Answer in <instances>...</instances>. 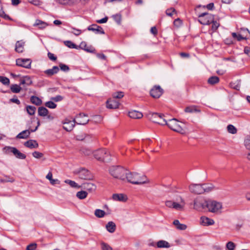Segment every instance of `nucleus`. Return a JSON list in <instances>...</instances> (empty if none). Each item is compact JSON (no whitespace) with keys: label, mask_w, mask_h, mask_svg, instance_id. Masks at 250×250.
Instances as JSON below:
<instances>
[{"label":"nucleus","mask_w":250,"mask_h":250,"mask_svg":"<svg viewBox=\"0 0 250 250\" xmlns=\"http://www.w3.org/2000/svg\"><path fill=\"white\" fill-rule=\"evenodd\" d=\"M128 182L135 185H142L149 183V180L145 175H140L137 172H126L125 175V180Z\"/></svg>","instance_id":"nucleus-1"},{"label":"nucleus","mask_w":250,"mask_h":250,"mask_svg":"<svg viewBox=\"0 0 250 250\" xmlns=\"http://www.w3.org/2000/svg\"><path fill=\"white\" fill-rule=\"evenodd\" d=\"M110 174L115 178L125 180V175L127 171L126 169L120 166H112L109 168Z\"/></svg>","instance_id":"nucleus-2"},{"label":"nucleus","mask_w":250,"mask_h":250,"mask_svg":"<svg viewBox=\"0 0 250 250\" xmlns=\"http://www.w3.org/2000/svg\"><path fill=\"white\" fill-rule=\"evenodd\" d=\"M166 125H167L169 128L174 131L184 134L185 132L183 127L180 125L179 122L175 118L169 120L167 121Z\"/></svg>","instance_id":"nucleus-3"},{"label":"nucleus","mask_w":250,"mask_h":250,"mask_svg":"<svg viewBox=\"0 0 250 250\" xmlns=\"http://www.w3.org/2000/svg\"><path fill=\"white\" fill-rule=\"evenodd\" d=\"M205 203L206 207L208 208V210L213 213L217 212L222 208V203L216 201L211 200H206Z\"/></svg>","instance_id":"nucleus-4"},{"label":"nucleus","mask_w":250,"mask_h":250,"mask_svg":"<svg viewBox=\"0 0 250 250\" xmlns=\"http://www.w3.org/2000/svg\"><path fill=\"white\" fill-rule=\"evenodd\" d=\"M164 115L157 113H151L148 115V118L152 122L161 125H166L167 121L164 118Z\"/></svg>","instance_id":"nucleus-5"},{"label":"nucleus","mask_w":250,"mask_h":250,"mask_svg":"<svg viewBox=\"0 0 250 250\" xmlns=\"http://www.w3.org/2000/svg\"><path fill=\"white\" fill-rule=\"evenodd\" d=\"M109 154L108 151L105 149H100L97 150L93 152L94 157L98 161H105L109 159L107 158V156Z\"/></svg>","instance_id":"nucleus-6"},{"label":"nucleus","mask_w":250,"mask_h":250,"mask_svg":"<svg viewBox=\"0 0 250 250\" xmlns=\"http://www.w3.org/2000/svg\"><path fill=\"white\" fill-rule=\"evenodd\" d=\"M213 16L208 13H203L199 16L198 21L203 25H208L213 21Z\"/></svg>","instance_id":"nucleus-7"},{"label":"nucleus","mask_w":250,"mask_h":250,"mask_svg":"<svg viewBox=\"0 0 250 250\" xmlns=\"http://www.w3.org/2000/svg\"><path fill=\"white\" fill-rule=\"evenodd\" d=\"M7 153L12 152L15 156L18 159H24L26 158V155L21 153L16 147L11 146H6L4 148Z\"/></svg>","instance_id":"nucleus-8"},{"label":"nucleus","mask_w":250,"mask_h":250,"mask_svg":"<svg viewBox=\"0 0 250 250\" xmlns=\"http://www.w3.org/2000/svg\"><path fill=\"white\" fill-rule=\"evenodd\" d=\"M163 92V88L160 85H156L151 89L150 94L154 98H159Z\"/></svg>","instance_id":"nucleus-9"},{"label":"nucleus","mask_w":250,"mask_h":250,"mask_svg":"<svg viewBox=\"0 0 250 250\" xmlns=\"http://www.w3.org/2000/svg\"><path fill=\"white\" fill-rule=\"evenodd\" d=\"M75 173L79 175V177L80 179L83 180L92 179L90 172L85 168H81L78 171H76Z\"/></svg>","instance_id":"nucleus-10"},{"label":"nucleus","mask_w":250,"mask_h":250,"mask_svg":"<svg viewBox=\"0 0 250 250\" xmlns=\"http://www.w3.org/2000/svg\"><path fill=\"white\" fill-rule=\"evenodd\" d=\"M74 119L75 123L78 125H85L89 122L87 115L84 113L79 114Z\"/></svg>","instance_id":"nucleus-11"},{"label":"nucleus","mask_w":250,"mask_h":250,"mask_svg":"<svg viewBox=\"0 0 250 250\" xmlns=\"http://www.w3.org/2000/svg\"><path fill=\"white\" fill-rule=\"evenodd\" d=\"M189 190L191 193H193L194 194H202V184H191L189 186Z\"/></svg>","instance_id":"nucleus-12"},{"label":"nucleus","mask_w":250,"mask_h":250,"mask_svg":"<svg viewBox=\"0 0 250 250\" xmlns=\"http://www.w3.org/2000/svg\"><path fill=\"white\" fill-rule=\"evenodd\" d=\"M32 61L29 59H18L16 60V64L26 68H30Z\"/></svg>","instance_id":"nucleus-13"},{"label":"nucleus","mask_w":250,"mask_h":250,"mask_svg":"<svg viewBox=\"0 0 250 250\" xmlns=\"http://www.w3.org/2000/svg\"><path fill=\"white\" fill-rule=\"evenodd\" d=\"M165 205L168 208H173L179 210H182L184 208V205H182L181 204L171 200L166 201L165 202Z\"/></svg>","instance_id":"nucleus-14"},{"label":"nucleus","mask_w":250,"mask_h":250,"mask_svg":"<svg viewBox=\"0 0 250 250\" xmlns=\"http://www.w3.org/2000/svg\"><path fill=\"white\" fill-rule=\"evenodd\" d=\"M119 104V102L113 98H110L106 101V107L109 109L118 108Z\"/></svg>","instance_id":"nucleus-15"},{"label":"nucleus","mask_w":250,"mask_h":250,"mask_svg":"<svg viewBox=\"0 0 250 250\" xmlns=\"http://www.w3.org/2000/svg\"><path fill=\"white\" fill-rule=\"evenodd\" d=\"M63 124V128L67 131H70L75 126V119H74L73 121L66 119Z\"/></svg>","instance_id":"nucleus-16"},{"label":"nucleus","mask_w":250,"mask_h":250,"mask_svg":"<svg viewBox=\"0 0 250 250\" xmlns=\"http://www.w3.org/2000/svg\"><path fill=\"white\" fill-rule=\"evenodd\" d=\"M81 188L87 190L89 192H93L96 189V186L92 183L85 182L81 185Z\"/></svg>","instance_id":"nucleus-17"},{"label":"nucleus","mask_w":250,"mask_h":250,"mask_svg":"<svg viewBox=\"0 0 250 250\" xmlns=\"http://www.w3.org/2000/svg\"><path fill=\"white\" fill-rule=\"evenodd\" d=\"M78 48L85 50V51L89 53H94L95 51V48L91 45L87 46L85 42H81Z\"/></svg>","instance_id":"nucleus-18"},{"label":"nucleus","mask_w":250,"mask_h":250,"mask_svg":"<svg viewBox=\"0 0 250 250\" xmlns=\"http://www.w3.org/2000/svg\"><path fill=\"white\" fill-rule=\"evenodd\" d=\"M87 29L89 31L95 32L96 33L98 34H104V32L103 29L101 26L97 25V24H92L89 26L87 28Z\"/></svg>","instance_id":"nucleus-19"},{"label":"nucleus","mask_w":250,"mask_h":250,"mask_svg":"<svg viewBox=\"0 0 250 250\" xmlns=\"http://www.w3.org/2000/svg\"><path fill=\"white\" fill-rule=\"evenodd\" d=\"M24 145L29 148H36L39 147L37 142L34 140H30L24 143Z\"/></svg>","instance_id":"nucleus-20"},{"label":"nucleus","mask_w":250,"mask_h":250,"mask_svg":"<svg viewBox=\"0 0 250 250\" xmlns=\"http://www.w3.org/2000/svg\"><path fill=\"white\" fill-rule=\"evenodd\" d=\"M201 223L204 226H209L214 224V221L207 217L202 216L201 217Z\"/></svg>","instance_id":"nucleus-21"},{"label":"nucleus","mask_w":250,"mask_h":250,"mask_svg":"<svg viewBox=\"0 0 250 250\" xmlns=\"http://www.w3.org/2000/svg\"><path fill=\"white\" fill-rule=\"evenodd\" d=\"M31 132V130H25L18 134L16 138L18 139H27L29 138L30 133Z\"/></svg>","instance_id":"nucleus-22"},{"label":"nucleus","mask_w":250,"mask_h":250,"mask_svg":"<svg viewBox=\"0 0 250 250\" xmlns=\"http://www.w3.org/2000/svg\"><path fill=\"white\" fill-rule=\"evenodd\" d=\"M25 42L22 41H17L16 43L15 51L18 53H22L24 50Z\"/></svg>","instance_id":"nucleus-23"},{"label":"nucleus","mask_w":250,"mask_h":250,"mask_svg":"<svg viewBox=\"0 0 250 250\" xmlns=\"http://www.w3.org/2000/svg\"><path fill=\"white\" fill-rule=\"evenodd\" d=\"M193 208L196 210H200L201 209L204 208L206 207V203H201L197 199H195L193 202Z\"/></svg>","instance_id":"nucleus-24"},{"label":"nucleus","mask_w":250,"mask_h":250,"mask_svg":"<svg viewBox=\"0 0 250 250\" xmlns=\"http://www.w3.org/2000/svg\"><path fill=\"white\" fill-rule=\"evenodd\" d=\"M129 116L133 119H140L143 117V114L139 111L133 110L128 112Z\"/></svg>","instance_id":"nucleus-25"},{"label":"nucleus","mask_w":250,"mask_h":250,"mask_svg":"<svg viewBox=\"0 0 250 250\" xmlns=\"http://www.w3.org/2000/svg\"><path fill=\"white\" fill-rule=\"evenodd\" d=\"M107 230L110 233H113L116 229V224L112 221H110L107 223L105 226Z\"/></svg>","instance_id":"nucleus-26"},{"label":"nucleus","mask_w":250,"mask_h":250,"mask_svg":"<svg viewBox=\"0 0 250 250\" xmlns=\"http://www.w3.org/2000/svg\"><path fill=\"white\" fill-rule=\"evenodd\" d=\"M48 25V23L40 20H37L33 24L34 26H38L41 29L45 28Z\"/></svg>","instance_id":"nucleus-27"},{"label":"nucleus","mask_w":250,"mask_h":250,"mask_svg":"<svg viewBox=\"0 0 250 250\" xmlns=\"http://www.w3.org/2000/svg\"><path fill=\"white\" fill-rule=\"evenodd\" d=\"M173 224L175 226L176 229L179 230H184L187 228V225L184 224H181L178 220H174Z\"/></svg>","instance_id":"nucleus-28"},{"label":"nucleus","mask_w":250,"mask_h":250,"mask_svg":"<svg viewBox=\"0 0 250 250\" xmlns=\"http://www.w3.org/2000/svg\"><path fill=\"white\" fill-rule=\"evenodd\" d=\"M156 245L158 248H169L170 247L169 243L165 240H160L157 242Z\"/></svg>","instance_id":"nucleus-29"},{"label":"nucleus","mask_w":250,"mask_h":250,"mask_svg":"<svg viewBox=\"0 0 250 250\" xmlns=\"http://www.w3.org/2000/svg\"><path fill=\"white\" fill-rule=\"evenodd\" d=\"M203 193L209 192L214 189V186L211 184H202Z\"/></svg>","instance_id":"nucleus-30"},{"label":"nucleus","mask_w":250,"mask_h":250,"mask_svg":"<svg viewBox=\"0 0 250 250\" xmlns=\"http://www.w3.org/2000/svg\"><path fill=\"white\" fill-rule=\"evenodd\" d=\"M59 67L57 66H54L52 69L45 70L44 73L48 76H51L58 72Z\"/></svg>","instance_id":"nucleus-31"},{"label":"nucleus","mask_w":250,"mask_h":250,"mask_svg":"<svg viewBox=\"0 0 250 250\" xmlns=\"http://www.w3.org/2000/svg\"><path fill=\"white\" fill-rule=\"evenodd\" d=\"M112 198L114 200L119 201H125L127 199L126 197L123 194H114Z\"/></svg>","instance_id":"nucleus-32"},{"label":"nucleus","mask_w":250,"mask_h":250,"mask_svg":"<svg viewBox=\"0 0 250 250\" xmlns=\"http://www.w3.org/2000/svg\"><path fill=\"white\" fill-rule=\"evenodd\" d=\"M32 81L29 76H25L21 79V84H25L26 85H30L32 84Z\"/></svg>","instance_id":"nucleus-33"},{"label":"nucleus","mask_w":250,"mask_h":250,"mask_svg":"<svg viewBox=\"0 0 250 250\" xmlns=\"http://www.w3.org/2000/svg\"><path fill=\"white\" fill-rule=\"evenodd\" d=\"M30 101L32 104L36 105H40L42 104L41 99L35 96H32L31 97Z\"/></svg>","instance_id":"nucleus-34"},{"label":"nucleus","mask_w":250,"mask_h":250,"mask_svg":"<svg viewBox=\"0 0 250 250\" xmlns=\"http://www.w3.org/2000/svg\"><path fill=\"white\" fill-rule=\"evenodd\" d=\"M48 110L45 107L42 106L38 108V114L40 116H45L48 114Z\"/></svg>","instance_id":"nucleus-35"},{"label":"nucleus","mask_w":250,"mask_h":250,"mask_svg":"<svg viewBox=\"0 0 250 250\" xmlns=\"http://www.w3.org/2000/svg\"><path fill=\"white\" fill-rule=\"evenodd\" d=\"M230 86L231 88L235 90H239L241 86L240 80H237L234 82H231L230 83Z\"/></svg>","instance_id":"nucleus-36"},{"label":"nucleus","mask_w":250,"mask_h":250,"mask_svg":"<svg viewBox=\"0 0 250 250\" xmlns=\"http://www.w3.org/2000/svg\"><path fill=\"white\" fill-rule=\"evenodd\" d=\"M219 82V78L217 76H212L208 78V82L211 85H214Z\"/></svg>","instance_id":"nucleus-37"},{"label":"nucleus","mask_w":250,"mask_h":250,"mask_svg":"<svg viewBox=\"0 0 250 250\" xmlns=\"http://www.w3.org/2000/svg\"><path fill=\"white\" fill-rule=\"evenodd\" d=\"M185 111L186 112L188 113H192L193 112H200V110L198 109L197 108V107L195 106H188L185 108Z\"/></svg>","instance_id":"nucleus-38"},{"label":"nucleus","mask_w":250,"mask_h":250,"mask_svg":"<svg viewBox=\"0 0 250 250\" xmlns=\"http://www.w3.org/2000/svg\"><path fill=\"white\" fill-rule=\"evenodd\" d=\"M64 182L68 184L72 188H81V185H78L75 181L70 180H66Z\"/></svg>","instance_id":"nucleus-39"},{"label":"nucleus","mask_w":250,"mask_h":250,"mask_svg":"<svg viewBox=\"0 0 250 250\" xmlns=\"http://www.w3.org/2000/svg\"><path fill=\"white\" fill-rule=\"evenodd\" d=\"M87 192L84 190L78 191L76 194L77 197L80 199H84L87 197Z\"/></svg>","instance_id":"nucleus-40"},{"label":"nucleus","mask_w":250,"mask_h":250,"mask_svg":"<svg viewBox=\"0 0 250 250\" xmlns=\"http://www.w3.org/2000/svg\"><path fill=\"white\" fill-rule=\"evenodd\" d=\"M105 214V211L102 209H96L94 211V215L98 218H102L104 216Z\"/></svg>","instance_id":"nucleus-41"},{"label":"nucleus","mask_w":250,"mask_h":250,"mask_svg":"<svg viewBox=\"0 0 250 250\" xmlns=\"http://www.w3.org/2000/svg\"><path fill=\"white\" fill-rule=\"evenodd\" d=\"M21 88L17 84H12L11 85L10 89L11 91L15 93H18L20 92Z\"/></svg>","instance_id":"nucleus-42"},{"label":"nucleus","mask_w":250,"mask_h":250,"mask_svg":"<svg viewBox=\"0 0 250 250\" xmlns=\"http://www.w3.org/2000/svg\"><path fill=\"white\" fill-rule=\"evenodd\" d=\"M64 44L69 48L78 49V46L70 41H64Z\"/></svg>","instance_id":"nucleus-43"},{"label":"nucleus","mask_w":250,"mask_h":250,"mask_svg":"<svg viewBox=\"0 0 250 250\" xmlns=\"http://www.w3.org/2000/svg\"><path fill=\"white\" fill-rule=\"evenodd\" d=\"M228 131L231 134H235L237 133V129L232 125H229L227 126Z\"/></svg>","instance_id":"nucleus-44"},{"label":"nucleus","mask_w":250,"mask_h":250,"mask_svg":"<svg viewBox=\"0 0 250 250\" xmlns=\"http://www.w3.org/2000/svg\"><path fill=\"white\" fill-rule=\"evenodd\" d=\"M36 109V108L33 106L28 105L26 106V111L27 113L30 115H33L35 114Z\"/></svg>","instance_id":"nucleus-45"},{"label":"nucleus","mask_w":250,"mask_h":250,"mask_svg":"<svg viewBox=\"0 0 250 250\" xmlns=\"http://www.w3.org/2000/svg\"><path fill=\"white\" fill-rule=\"evenodd\" d=\"M124 96V92L122 91L116 92L112 94V98L113 99H121Z\"/></svg>","instance_id":"nucleus-46"},{"label":"nucleus","mask_w":250,"mask_h":250,"mask_svg":"<svg viewBox=\"0 0 250 250\" xmlns=\"http://www.w3.org/2000/svg\"><path fill=\"white\" fill-rule=\"evenodd\" d=\"M244 146L247 149L250 150V135H248L245 138Z\"/></svg>","instance_id":"nucleus-47"},{"label":"nucleus","mask_w":250,"mask_h":250,"mask_svg":"<svg viewBox=\"0 0 250 250\" xmlns=\"http://www.w3.org/2000/svg\"><path fill=\"white\" fill-rule=\"evenodd\" d=\"M113 18L115 21L118 24H120L121 23L122 16L121 14H117L112 16Z\"/></svg>","instance_id":"nucleus-48"},{"label":"nucleus","mask_w":250,"mask_h":250,"mask_svg":"<svg viewBox=\"0 0 250 250\" xmlns=\"http://www.w3.org/2000/svg\"><path fill=\"white\" fill-rule=\"evenodd\" d=\"M69 31L71 33L73 34L75 36H79L82 33V31L80 29H76L74 27H71Z\"/></svg>","instance_id":"nucleus-49"},{"label":"nucleus","mask_w":250,"mask_h":250,"mask_svg":"<svg viewBox=\"0 0 250 250\" xmlns=\"http://www.w3.org/2000/svg\"><path fill=\"white\" fill-rule=\"evenodd\" d=\"M0 82L4 85H9L10 83L9 79L3 76H0Z\"/></svg>","instance_id":"nucleus-50"},{"label":"nucleus","mask_w":250,"mask_h":250,"mask_svg":"<svg viewBox=\"0 0 250 250\" xmlns=\"http://www.w3.org/2000/svg\"><path fill=\"white\" fill-rule=\"evenodd\" d=\"M235 247V244L231 241L228 242L226 244V248L228 250H234Z\"/></svg>","instance_id":"nucleus-51"},{"label":"nucleus","mask_w":250,"mask_h":250,"mask_svg":"<svg viewBox=\"0 0 250 250\" xmlns=\"http://www.w3.org/2000/svg\"><path fill=\"white\" fill-rule=\"evenodd\" d=\"M37 248V244L35 243H32L26 247V250H36Z\"/></svg>","instance_id":"nucleus-52"},{"label":"nucleus","mask_w":250,"mask_h":250,"mask_svg":"<svg viewBox=\"0 0 250 250\" xmlns=\"http://www.w3.org/2000/svg\"><path fill=\"white\" fill-rule=\"evenodd\" d=\"M33 156L37 159H40L43 156V154L39 151H34L32 153Z\"/></svg>","instance_id":"nucleus-53"},{"label":"nucleus","mask_w":250,"mask_h":250,"mask_svg":"<svg viewBox=\"0 0 250 250\" xmlns=\"http://www.w3.org/2000/svg\"><path fill=\"white\" fill-rule=\"evenodd\" d=\"M45 105L46 106L50 108H55L57 106V104L52 101H49L45 103Z\"/></svg>","instance_id":"nucleus-54"},{"label":"nucleus","mask_w":250,"mask_h":250,"mask_svg":"<svg viewBox=\"0 0 250 250\" xmlns=\"http://www.w3.org/2000/svg\"><path fill=\"white\" fill-rule=\"evenodd\" d=\"M173 13H176L177 12H176V10L174 8H172V7L167 9L166 11V14L168 16H172Z\"/></svg>","instance_id":"nucleus-55"},{"label":"nucleus","mask_w":250,"mask_h":250,"mask_svg":"<svg viewBox=\"0 0 250 250\" xmlns=\"http://www.w3.org/2000/svg\"><path fill=\"white\" fill-rule=\"evenodd\" d=\"M60 69L63 71H68L69 70V67L66 64L60 63L59 65Z\"/></svg>","instance_id":"nucleus-56"},{"label":"nucleus","mask_w":250,"mask_h":250,"mask_svg":"<svg viewBox=\"0 0 250 250\" xmlns=\"http://www.w3.org/2000/svg\"><path fill=\"white\" fill-rule=\"evenodd\" d=\"M102 249L103 250H112V248L109 246L108 244L105 243H102Z\"/></svg>","instance_id":"nucleus-57"},{"label":"nucleus","mask_w":250,"mask_h":250,"mask_svg":"<svg viewBox=\"0 0 250 250\" xmlns=\"http://www.w3.org/2000/svg\"><path fill=\"white\" fill-rule=\"evenodd\" d=\"M81 151L83 154H84L85 155H87V156L91 154L92 153V152L91 150H90L88 148H86L82 149Z\"/></svg>","instance_id":"nucleus-58"},{"label":"nucleus","mask_w":250,"mask_h":250,"mask_svg":"<svg viewBox=\"0 0 250 250\" xmlns=\"http://www.w3.org/2000/svg\"><path fill=\"white\" fill-rule=\"evenodd\" d=\"M211 23H212V29L213 31L216 30L219 27L220 25L219 23L217 21H214V20L213 21H212Z\"/></svg>","instance_id":"nucleus-59"},{"label":"nucleus","mask_w":250,"mask_h":250,"mask_svg":"<svg viewBox=\"0 0 250 250\" xmlns=\"http://www.w3.org/2000/svg\"><path fill=\"white\" fill-rule=\"evenodd\" d=\"M174 201H175L177 203H182L183 204H182V205L184 206V204H185L184 200L182 198V197L180 196H178L175 199H174Z\"/></svg>","instance_id":"nucleus-60"},{"label":"nucleus","mask_w":250,"mask_h":250,"mask_svg":"<svg viewBox=\"0 0 250 250\" xmlns=\"http://www.w3.org/2000/svg\"><path fill=\"white\" fill-rule=\"evenodd\" d=\"M63 98L62 96H60V95H58L56 97H52L51 98V99L53 101H54L55 102H59V101H61L62 100Z\"/></svg>","instance_id":"nucleus-61"},{"label":"nucleus","mask_w":250,"mask_h":250,"mask_svg":"<svg viewBox=\"0 0 250 250\" xmlns=\"http://www.w3.org/2000/svg\"><path fill=\"white\" fill-rule=\"evenodd\" d=\"M0 16L3 18L5 19L11 20V19L10 18V17L8 15H6L4 11L0 12Z\"/></svg>","instance_id":"nucleus-62"},{"label":"nucleus","mask_w":250,"mask_h":250,"mask_svg":"<svg viewBox=\"0 0 250 250\" xmlns=\"http://www.w3.org/2000/svg\"><path fill=\"white\" fill-rule=\"evenodd\" d=\"M182 23V21L179 18H177L176 19V20H175V21H174V24L175 25V26H180V25H181Z\"/></svg>","instance_id":"nucleus-63"},{"label":"nucleus","mask_w":250,"mask_h":250,"mask_svg":"<svg viewBox=\"0 0 250 250\" xmlns=\"http://www.w3.org/2000/svg\"><path fill=\"white\" fill-rule=\"evenodd\" d=\"M48 57L50 60L52 61H56L57 60V57H55L53 54L50 52L48 53Z\"/></svg>","instance_id":"nucleus-64"}]
</instances>
